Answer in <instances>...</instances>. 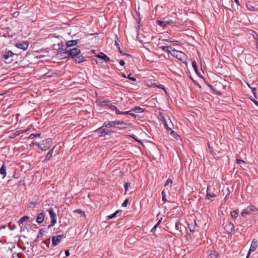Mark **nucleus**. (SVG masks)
<instances>
[{"mask_svg": "<svg viewBox=\"0 0 258 258\" xmlns=\"http://www.w3.org/2000/svg\"><path fill=\"white\" fill-rule=\"evenodd\" d=\"M192 66L196 73L197 74H198V67L197 66V63L195 61H194L192 62Z\"/></svg>", "mask_w": 258, "mask_h": 258, "instance_id": "nucleus-28", "label": "nucleus"}, {"mask_svg": "<svg viewBox=\"0 0 258 258\" xmlns=\"http://www.w3.org/2000/svg\"><path fill=\"white\" fill-rule=\"evenodd\" d=\"M247 7L248 9H250V8L248 7V6H247Z\"/></svg>", "mask_w": 258, "mask_h": 258, "instance_id": "nucleus-60", "label": "nucleus"}, {"mask_svg": "<svg viewBox=\"0 0 258 258\" xmlns=\"http://www.w3.org/2000/svg\"><path fill=\"white\" fill-rule=\"evenodd\" d=\"M251 211V209H248V208L246 209H244L242 212H241V215L242 216H244L245 214H249L250 213V212Z\"/></svg>", "mask_w": 258, "mask_h": 258, "instance_id": "nucleus-30", "label": "nucleus"}, {"mask_svg": "<svg viewBox=\"0 0 258 258\" xmlns=\"http://www.w3.org/2000/svg\"><path fill=\"white\" fill-rule=\"evenodd\" d=\"M115 44H116L117 47L118 48V46H119V45L118 43L117 42V41H115Z\"/></svg>", "mask_w": 258, "mask_h": 258, "instance_id": "nucleus-50", "label": "nucleus"}, {"mask_svg": "<svg viewBox=\"0 0 258 258\" xmlns=\"http://www.w3.org/2000/svg\"><path fill=\"white\" fill-rule=\"evenodd\" d=\"M211 258H218L219 256L218 253L215 251L210 254Z\"/></svg>", "mask_w": 258, "mask_h": 258, "instance_id": "nucleus-27", "label": "nucleus"}, {"mask_svg": "<svg viewBox=\"0 0 258 258\" xmlns=\"http://www.w3.org/2000/svg\"><path fill=\"white\" fill-rule=\"evenodd\" d=\"M157 23L160 25V26L161 27H165L166 26H167V25H169V24H172L173 23V22L171 21H160V20H157L156 21Z\"/></svg>", "mask_w": 258, "mask_h": 258, "instance_id": "nucleus-13", "label": "nucleus"}, {"mask_svg": "<svg viewBox=\"0 0 258 258\" xmlns=\"http://www.w3.org/2000/svg\"><path fill=\"white\" fill-rule=\"evenodd\" d=\"M79 40H70L68 41L67 42V47L66 48H69V47L75 46L77 45V44L78 43Z\"/></svg>", "mask_w": 258, "mask_h": 258, "instance_id": "nucleus-16", "label": "nucleus"}, {"mask_svg": "<svg viewBox=\"0 0 258 258\" xmlns=\"http://www.w3.org/2000/svg\"><path fill=\"white\" fill-rule=\"evenodd\" d=\"M74 58H75L76 62H77L78 63H81L85 60V58L81 55H77L74 57Z\"/></svg>", "mask_w": 258, "mask_h": 258, "instance_id": "nucleus-18", "label": "nucleus"}, {"mask_svg": "<svg viewBox=\"0 0 258 258\" xmlns=\"http://www.w3.org/2000/svg\"><path fill=\"white\" fill-rule=\"evenodd\" d=\"M20 134V131H18L15 133H12L10 135V137L12 138H14L16 137L17 136L19 135Z\"/></svg>", "mask_w": 258, "mask_h": 258, "instance_id": "nucleus-32", "label": "nucleus"}, {"mask_svg": "<svg viewBox=\"0 0 258 258\" xmlns=\"http://www.w3.org/2000/svg\"><path fill=\"white\" fill-rule=\"evenodd\" d=\"M103 126L106 127H116V121H106L104 122Z\"/></svg>", "mask_w": 258, "mask_h": 258, "instance_id": "nucleus-14", "label": "nucleus"}, {"mask_svg": "<svg viewBox=\"0 0 258 258\" xmlns=\"http://www.w3.org/2000/svg\"><path fill=\"white\" fill-rule=\"evenodd\" d=\"M161 49L163 51H167L171 54V50L173 48L171 46H163L161 47Z\"/></svg>", "mask_w": 258, "mask_h": 258, "instance_id": "nucleus-21", "label": "nucleus"}, {"mask_svg": "<svg viewBox=\"0 0 258 258\" xmlns=\"http://www.w3.org/2000/svg\"><path fill=\"white\" fill-rule=\"evenodd\" d=\"M234 1L238 5H240L239 2L238 0H234Z\"/></svg>", "mask_w": 258, "mask_h": 258, "instance_id": "nucleus-47", "label": "nucleus"}, {"mask_svg": "<svg viewBox=\"0 0 258 258\" xmlns=\"http://www.w3.org/2000/svg\"><path fill=\"white\" fill-rule=\"evenodd\" d=\"M119 64H120L121 66H124V64H125V62H124V60H120L119 61Z\"/></svg>", "mask_w": 258, "mask_h": 258, "instance_id": "nucleus-41", "label": "nucleus"}, {"mask_svg": "<svg viewBox=\"0 0 258 258\" xmlns=\"http://www.w3.org/2000/svg\"><path fill=\"white\" fill-rule=\"evenodd\" d=\"M64 53L67 54L68 56L75 57L80 53V50L77 48L73 49L66 48Z\"/></svg>", "mask_w": 258, "mask_h": 258, "instance_id": "nucleus-4", "label": "nucleus"}, {"mask_svg": "<svg viewBox=\"0 0 258 258\" xmlns=\"http://www.w3.org/2000/svg\"><path fill=\"white\" fill-rule=\"evenodd\" d=\"M118 50H119V51L120 52V53H123V52H122V51L121 49H120V46H118Z\"/></svg>", "mask_w": 258, "mask_h": 258, "instance_id": "nucleus-51", "label": "nucleus"}, {"mask_svg": "<svg viewBox=\"0 0 258 258\" xmlns=\"http://www.w3.org/2000/svg\"><path fill=\"white\" fill-rule=\"evenodd\" d=\"M103 126H101L95 131L98 134L99 136H103L112 132L110 130L103 128Z\"/></svg>", "mask_w": 258, "mask_h": 258, "instance_id": "nucleus-9", "label": "nucleus"}, {"mask_svg": "<svg viewBox=\"0 0 258 258\" xmlns=\"http://www.w3.org/2000/svg\"><path fill=\"white\" fill-rule=\"evenodd\" d=\"M208 148L209 150L211 149V147H210L209 144H208Z\"/></svg>", "mask_w": 258, "mask_h": 258, "instance_id": "nucleus-55", "label": "nucleus"}, {"mask_svg": "<svg viewBox=\"0 0 258 258\" xmlns=\"http://www.w3.org/2000/svg\"><path fill=\"white\" fill-rule=\"evenodd\" d=\"M175 228L176 229L178 230L179 229V224L178 223H176L175 224Z\"/></svg>", "mask_w": 258, "mask_h": 258, "instance_id": "nucleus-45", "label": "nucleus"}, {"mask_svg": "<svg viewBox=\"0 0 258 258\" xmlns=\"http://www.w3.org/2000/svg\"><path fill=\"white\" fill-rule=\"evenodd\" d=\"M255 91H256L255 88H253V89H252V93H253L254 94L255 93Z\"/></svg>", "mask_w": 258, "mask_h": 258, "instance_id": "nucleus-48", "label": "nucleus"}, {"mask_svg": "<svg viewBox=\"0 0 258 258\" xmlns=\"http://www.w3.org/2000/svg\"><path fill=\"white\" fill-rule=\"evenodd\" d=\"M120 211H119V210H117L116 211L115 213L109 215L108 216V219H112V218H113L114 217H115L116 215L120 212Z\"/></svg>", "mask_w": 258, "mask_h": 258, "instance_id": "nucleus-33", "label": "nucleus"}, {"mask_svg": "<svg viewBox=\"0 0 258 258\" xmlns=\"http://www.w3.org/2000/svg\"><path fill=\"white\" fill-rule=\"evenodd\" d=\"M0 174L3 175V178H4L6 176V168L5 165H3L0 168Z\"/></svg>", "mask_w": 258, "mask_h": 258, "instance_id": "nucleus-20", "label": "nucleus"}, {"mask_svg": "<svg viewBox=\"0 0 258 258\" xmlns=\"http://www.w3.org/2000/svg\"><path fill=\"white\" fill-rule=\"evenodd\" d=\"M163 41H167V42H170V43H172V41H170L168 39H163Z\"/></svg>", "mask_w": 258, "mask_h": 258, "instance_id": "nucleus-46", "label": "nucleus"}, {"mask_svg": "<svg viewBox=\"0 0 258 258\" xmlns=\"http://www.w3.org/2000/svg\"><path fill=\"white\" fill-rule=\"evenodd\" d=\"M168 133L169 134H170L171 137L173 138L177 139V138L178 137V135L174 131H173L172 128L171 130H169V132Z\"/></svg>", "mask_w": 258, "mask_h": 258, "instance_id": "nucleus-24", "label": "nucleus"}, {"mask_svg": "<svg viewBox=\"0 0 258 258\" xmlns=\"http://www.w3.org/2000/svg\"><path fill=\"white\" fill-rule=\"evenodd\" d=\"M162 201L164 203L166 202V194L164 190H163L162 191Z\"/></svg>", "mask_w": 258, "mask_h": 258, "instance_id": "nucleus-35", "label": "nucleus"}, {"mask_svg": "<svg viewBox=\"0 0 258 258\" xmlns=\"http://www.w3.org/2000/svg\"><path fill=\"white\" fill-rule=\"evenodd\" d=\"M162 115L160 116V117H161V118H160V119H162L163 120V118H162Z\"/></svg>", "mask_w": 258, "mask_h": 258, "instance_id": "nucleus-57", "label": "nucleus"}, {"mask_svg": "<svg viewBox=\"0 0 258 258\" xmlns=\"http://www.w3.org/2000/svg\"><path fill=\"white\" fill-rule=\"evenodd\" d=\"M6 228L5 225H2V226H0V230L2 229H3V228Z\"/></svg>", "mask_w": 258, "mask_h": 258, "instance_id": "nucleus-49", "label": "nucleus"}, {"mask_svg": "<svg viewBox=\"0 0 258 258\" xmlns=\"http://www.w3.org/2000/svg\"><path fill=\"white\" fill-rule=\"evenodd\" d=\"M250 6V9H251V8H254L252 6Z\"/></svg>", "mask_w": 258, "mask_h": 258, "instance_id": "nucleus-58", "label": "nucleus"}, {"mask_svg": "<svg viewBox=\"0 0 258 258\" xmlns=\"http://www.w3.org/2000/svg\"><path fill=\"white\" fill-rule=\"evenodd\" d=\"M65 254L67 256H68L70 255V251L69 250H67L65 251Z\"/></svg>", "mask_w": 258, "mask_h": 258, "instance_id": "nucleus-42", "label": "nucleus"}, {"mask_svg": "<svg viewBox=\"0 0 258 258\" xmlns=\"http://www.w3.org/2000/svg\"><path fill=\"white\" fill-rule=\"evenodd\" d=\"M128 199H126L125 200V201L123 202V203L122 204V206L125 207L127 206V203H128Z\"/></svg>", "mask_w": 258, "mask_h": 258, "instance_id": "nucleus-37", "label": "nucleus"}, {"mask_svg": "<svg viewBox=\"0 0 258 258\" xmlns=\"http://www.w3.org/2000/svg\"><path fill=\"white\" fill-rule=\"evenodd\" d=\"M74 212L80 214L82 216H83V217L85 216V214L84 212L82 211L81 209L75 210V211H74Z\"/></svg>", "mask_w": 258, "mask_h": 258, "instance_id": "nucleus-29", "label": "nucleus"}, {"mask_svg": "<svg viewBox=\"0 0 258 258\" xmlns=\"http://www.w3.org/2000/svg\"><path fill=\"white\" fill-rule=\"evenodd\" d=\"M216 196V191L214 187L208 186L207 189V196L206 199L210 200V198L215 197Z\"/></svg>", "mask_w": 258, "mask_h": 258, "instance_id": "nucleus-6", "label": "nucleus"}, {"mask_svg": "<svg viewBox=\"0 0 258 258\" xmlns=\"http://www.w3.org/2000/svg\"><path fill=\"white\" fill-rule=\"evenodd\" d=\"M41 135V134L40 133H38V134H31L29 137V139H34L35 137H40Z\"/></svg>", "mask_w": 258, "mask_h": 258, "instance_id": "nucleus-31", "label": "nucleus"}, {"mask_svg": "<svg viewBox=\"0 0 258 258\" xmlns=\"http://www.w3.org/2000/svg\"><path fill=\"white\" fill-rule=\"evenodd\" d=\"M54 150V148L51 149L48 152V153L47 154L46 157H45V160L46 161H48L50 159V158H51L52 157V153H53V151Z\"/></svg>", "mask_w": 258, "mask_h": 258, "instance_id": "nucleus-23", "label": "nucleus"}, {"mask_svg": "<svg viewBox=\"0 0 258 258\" xmlns=\"http://www.w3.org/2000/svg\"><path fill=\"white\" fill-rule=\"evenodd\" d=\"M162 218H161L160 219H159L158 221V222L157 223V224L154 226V227L151 229V232H154V231H155V229H156V228L159 226V225L160 224V223L162 221Z\"/></svg>", "mask_w": 258, "mask_h": 258, "instance_id": "nucleus-26", "label": "nucleus"}, {"mask_svg": "<svg viewBox=\"0 0 258 258\" xmlns=\"http://www.w3.org/2000/svg\"><path fill=\"white\" fill-rule=\"evenodd\" d=\"M30 219V217L28 216H25L22 217L19 221V224L20 225L21 223H23L25 222L28 221Z\"/></svg>", "mask_w": 258, "mask_h": 258, "instance_id": "nucleus-22", "label": "nucleus"}, {"mask_svg": "<svg viewBox=\"0 0 258 258\" xmlns=\"http://www.w3.org/2000/svg\"><path fill=\"white\" fill-rule=\"evenodd\" d=\"M48 212L51 220V224L48 226V227H51L53 226L56 223L57 216L52 208L49 209Z\"/></svg>", "mask_w": 258, "mask_h": 258, "instance_id": "nucleus-5", "label": "nucleus"}, {"mask_svg": "<svg viewBox=\"0 0 258 258\" xmlns=\"http://www.w3.org/2000/svg\"><path fill=\"white\" fill-rule=\"evenodd\" d=\"M250 6V9H251V8H254L252 6Z\"/></svg>", "mask_w": 258, "mask_h": 258, "instance_id": "nucleus-59", "label": "nucleus"}, {"mask_svg": "<svg viewBox=\"0 0 258 258\" xmlns=\"http://www.w3.org/2000/svg\"><path fill=\"white\" fill-rule=\"evenodd\" d=\"M130 186V183L128 182H125L124 184V188L125 190V192L127 191L128 187Z\"/></svg>", "mask_w": 258, "mask_h": 258, "instance_id": "nucleus-36", "label": "nucleus"}, {"mask_svg": "<svg viewBox=\"0 0 258 258\" xmlns=\"http://www.w3.org/2000/svg\"><path fill=\"white\" fill-rule=\"evenodd\" d=\"M253 102L255 103V104L258 106V102L257 101L255 100Z\"/></svg>", "mask_w": 258, "mask_h": 258, "instance_id": "nucleus-52", "label": "nucleus"}, {"mask_svg": "<svg viewBox=\"0 0 258 258\" xmlns=\"http://www.w3.org/2000/svg\"><path fill=\"white\" fill-rule=\"evenodd\" d=\"M172 183V181L171 179L169 178L167 180L164 186H167V185H168L169 183L171 184Z\"/></svg>", "mask_w": 258, "mask_h": 258, "instance_id": "nucleus-38", "label": "nucleus"}, {"mask_svg": "<svg viewBox=\"0 0 258 258\" xmlns=\"http://www.w3.org/2000/svg\"><path fill=\"white\" fill-rule=\"evenodd\" d=\"M227 229H229V232L231 233L234 231V226L232 223H229L228 225L226 226Z\"/></svg>", "mask_w": 258, "mask_h": 258, "instance_id": "nucleus-25", "label": "nucleus"}, {"mask_svg": "<svg viewBox=\"0 0 258 258\" xmlns=\"http://www.w3.org/2000/svg\"><path fill=\"white\" fill-rule=\"evenodd\" d=\"M14 55L12 51L10 50L6 51L5 53L4 54V58L6 60H8L10 57H12Z\"/></svg>", "mask_w": 258, "mask_h": 258, "instance_id": "nucleus-19", "label": "nucleus"}, {"mask_svg": "<svg viewBox=\"0 0 258 258\" xmlns=\"http://www.w3.org/2000/svg\"><path fill=\"white\" fill-rule=\"evenodd\" d=\"M171 54L172 56L177 58L183 63L186 61L187 56L182 51H178L175 49H173L171 50Z\"/></svg>", "mask_w": 258, "mask_h": 258, "instance_id": "nucleus-2", "label": "nucleus"}, {"mask_svg": "<svg viewBox=\"0 0 258 258\" xmlns=\"http://www.w3.org/2000/svg\"><path fill=\"white\" fill-rule=\"evenodd\" d=\"M29 45V43L28 42L24 41L21 43H16L15 46L18 48H20L24 50H25L27 49Z\"/></svg>", "mask_w": 258, "mask_h": 258, "instance_id": "nucleus-12", "label": "nucleus"}, {"mask_svg": "<svg viewBox=\"0 0 258 258\" xmlns=\"http://www.w3.org/2000/svg\"><path fill=\"white\" fill-rule=\"evenodd\" d=\"M130 123L124 122L123 121H116V127L119 129L127 128Z\"/></svg>", "mask_w": 258, "mask_h": 258, "instance_id": "nucleus-11", "label": "nucleus"}, {"mask_svg": "<svg viewBox=\"0 0 258 258\" xmlns=\"http://www.w3.org/2000/svg\"><path fill=\"white\" fill-rule=\"evenodd\" d=\"M96 104L104 109L110 110L111 111H115L116 113H130L131 111H134L136 113H142L144 110L140 107H135L130 111L120 112L114 105L111 104L110 101L106 100L103 98L97 99L96 101Z\"/></svg>", "mask_w": 258, "mask_h": 258, "instance_id": "nucleus-1", "label": "nucleus"}, {"mask_svg": "<svg viewBox=\"0 0 258 258\" xmlns=\"http://www.w3.org/2000/svg\"><path fill=\"white\" fill-rule=\"evenodd\" d=\"M127 78L134 82L136 81V79L135 78L131 77V74L128 75Z\"/></svg>", "mask_w": 258, "mask_h": 258, "instance_id": "nucleus-39", "label": "nucleus"}, {"mask_svg": "<svg viewBox=\"0 0 258 258\" xmlns=\"http://www.w3.org/2000/svg\"><path fill=\"white\" fill-rule=\"evenodd\" d=\"M257 241L256 239L254 238L252 240L251 245L249 251L247 254L246 258H248L251 252L254 251L257 247Z\"/></svg>", "mask_w": 258, "mask_h": 258, "instance_id": "nucleus-10", "label": "nucleus"}, {"mask_svg": "<svg viewBox=\"0 0 258 258\" xmlns=\"http://www.w3.org/2000/svg\"><path fill=\"white\" fill-rule=\"evenodd\" d=\"M122 76L124 77V78H126V76L124 74H122Z\"/></svg>", "mask_w": 258, "mask_h": 258, "instance_id": "nucleus-56", "label": "nucleus"}, {"mask_svg": "<svg viewBox=\"0 0 258 258\" xmlns=\"http://www.w3.org/2000/svg\"><path fill=\"white\" fill-rule=\"evenodd\" d=\"M131 115H132L135 118H136L137 117L139 116L138 114H134V113H133V114H130Z\"/></svg>", "mask_w": 258, "mask_h": 258, "instance_id": "nucleus-44", "label": "nucleus"}, {"mask_svg": "<svg viewBox=\"0 0 258 258\" xmlns=\"http://www.w3.org/2000/svg\"><path fill=\"white\" fill-rule=\"evenodd\" d=\"M195 228H196V227H194V228L193 229V230H191V228H190V231H192V230L195 231Z\"/></svg>", "mask_w": 258, "mask_h": 258, "instance_id": "nucleus-54", "label": "nucleus"}, {"mask_svg": "<svg viewBox=\"0 0 258 258\" xmlns=\"http://www.w3.org/2000/svg\"><path fill=\"white\" fill-rule=\"evenodd\" d=\"M96 56L99 58L103 59L106 62L109 61L110 60L109 57H108L106 54H105L103 52L99 53L98 54L96 55Z\"/></svg>", "mask_w": 258, "mask_h": 258, "instance_id": "nucleus-15", "label": "nucleus"}, {"mask_svg": "<svg viewBox=\"0 0 258 258\" xmlns=\"http://www.w3.org/2000/svg\"><path fill=\"white\" fill-rule=\"evenodd\" d=\"M172 43L174 44V45H178L179 43L178 41H173Z\"/></svg>", "mask_w": 258, "mask_h": 258, "instance_id": "nucleus-43", "label": "nucleus"}, {"mask_svg": "<svg viewBox=\"0 0 258 258\" xmlns=\"http://www.w3.org/2000/svg\"><path fill=\"white\" fill-rule=\"evenodd\" d=\"M236 163H237V164H240V163H244V161H243L242 160H241V159H237L236 160Z\"/></svg>", "mask_w": 258, "mask_h": 258, "instance_id": "nucleus-40", "label": "nucleus"}, {"mask_svg": "<svg viewBox=\"0 0 258 258\" xmlns=\"http://www.w3.org/2000/svg\"><path fill=\"white\" fill-rule=\"evenodd\" d=\"M51 143V139L50 138H48L40 143H37V145L42 150L46 151L50 147Z\"/></svg>", "mask_w": 258, "mask_h": 258, "instance_id": "nucleus-3", "label": "nucleus"}, {"mask_svg": "<svg viewBox=\"0 0 258 258\" xmlns=\"http://www.w3.org/2000/svg\"><path fill=\"white\" fill-rule=\"evenodd\" d=\"M153 85H154V86H156V85H154V84ZM156 87H158V88H161V85L156 86ZM162 88H163L162 87Z\"/></svg>", "mask_w": 258, "mask_h": 258, "instance_id": "nucleus-53", "label": "nucleus"}, {"mask_svg": "<svg viewBox=\"0 0 258 258\" xmlns=\"http://www.w3.org/2000/svg\"><path fill=\"white\" fill-rule=\"evenodd\" d=\"M63 237V235H57L52 237V245L55 246L58 245Z\"/></svg>", "mask_w": 258, "mask_h": 258, "instance_id": "nucleus-8", "label": "nucleus"}, {"mask_svg": "<svg viewBox=\"0 0 258 258\" xmlns=\"http://www.w3.org/2000/svg\"><path fill=\"white\" fill-rule=\"evenodd\" d=\"M230 215L233 218H236L238 216V213L236 211H233L231 212Z\"/></svg>", "mask_w": 258, "mask_h": 258, "instance_id": "nucleus-34", "label": "nucleus"}, {"mask_svg": "<svg viewBox=\"0 0 258 258\" xmlns=\"http://www.w3.org/2000/svg\"><path fill=\"white\" fill-rule=\"evenodd\" d=\"M44 217L45 215L43 213L39 214L36 219V222L39 224L41 223L44 221Z\"/></svg>", "mask_w": 258, "mask_h": 258, "instance_id": "nucleus-17", "label": "nucleus"}, {"mask_svg": "<svg viewBox=\"0 0 258 258\" xmlns=\"http://www.w3.org/2000/svg\"><path fill=\"white\" fill-rule=\"evenodd\" d=\"M162 117L163 118L164 126L167 130V132H169V130H171L172 127H173V124L171 122L170 118H168L167 119L164 116H162Z\"/></svg>", "mask_w": 258, "mask_h": 258, "instance_id": "nucleus-7", "label": "nucleus"}]
</instances>
